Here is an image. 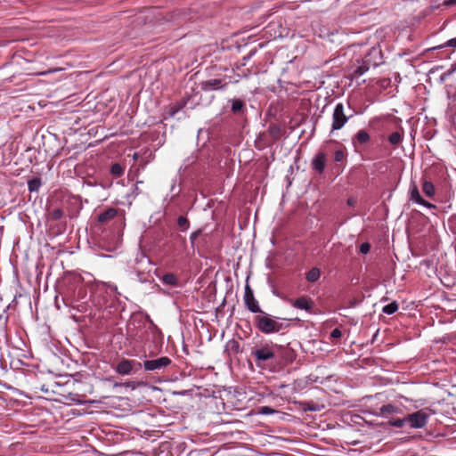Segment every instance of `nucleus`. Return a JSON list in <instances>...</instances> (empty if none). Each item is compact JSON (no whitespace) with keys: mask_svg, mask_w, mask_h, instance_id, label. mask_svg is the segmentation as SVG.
<instances>
[{"mask_svg":"<svg viewBox=\"0 0 456 456\" xmlns=\"http://www.w3.org/2000/svg\"><path fill=\"white\" fill-rule=\"evenodd\" d=\"M256 364L260 367L263 363L283 367L292 363L296 357V351L289 346V344L283 346L273 342L261 343L251 351Z\"/></svg>","mask_w":456,"mask_h":456,"instance_id":"obj_1","label":"nucleus"},{"mask_svg":"<svg viewBox=\"0 0 456 456\" xmlns=\"http://www.w3.org/2000/svg\"><path fill=\"white\" fill-rule=\"evenodd\" d=\"M260 314V315L255 316L254 324L263 334L278 333L290 326V319L273 316L263 311Z\"/></svg>","mask_w":456,"mask_h":456,"instance_id":"obj_2","label":"nucleus"},{"mask_svg":"<svg viewBox=\"0 0 456 456\" xmlns=\"http://www.w3.org/2000/svg\"><path fill=\"white\" fill-rule=\"evenodd\" d=\"M113 369L122 376L134 375L142 370V362L134 359L122 358Z\"/></svg>","mask_w":456,"mask_h":456,"instance_id":"obj_3","label":"nucleus"},{"mask_svg":"<svg viewBox=\"0 0 456 456\" xmlns=\"http://www.w3.org/2000/svg\"><path fill=\"white\" fill-rule=\"evenodd\" d=\"M171 364L172 361L169 357L161 356L155 359L144 360L143 362H142V369L143 368L146 371L159 373Z\"/></svg>","mask_w":456,"mask_h":456,"instance_id":"obj_4","label":"nucleus"},{"mask_svg":"<svg viewBox=\"0 0 456 456\" xmlns=\"http://www.w3.org/2000/svg\"><path fill=\"white\" fill-rule=\"evenodd\" d=\"M351 117L345 113L342 102L337 103L332 113L331 132L341 129Z\"/></svg>","mask_w":456,"mask_h":456,"instance_id":"obj_5","label":"nucleus"},{"mask_svg":"<svg viewBox=\"0 0 456 456\" xmlns=\"http://www.w3.org/2000/svg\"><path fill=\"white\" fill-rule=\"evenodd\" d=\"M430 414L425 410H419L406 416L407 424L411 428H422L428 423Z\"/></svg>","mask_w":456,"mask_h":456,"instance_id":"obj_6","label":"nucleus"},{"mask_svg":"<svg viewBox=\"0 0 456 456\" xmlns=\"http://www.w3.org/2000/svg\"><path fill=\"white\" fill-rule=\"evenodd\" d=\"M362 60L365 61V64L372 68H377L384 63L383 53L379 46L371 47L364 55Z\"/></svg>","mask_w":456,"mask_h":456,"instance_id":"obj_7","label":"nucleus"},{"mask_svg":"<svg viewBox=\"0 0 456 456\" xmlns=\"http://www.w3.org/2000/svg\"><path fill=\"white\" fill-rule=\"evenodd\" d=\"M244 304L245 306L254 314L262 313V310L258 305V302L256 300L254 297V293L252 289L248 284H246L245 286V292H244Z\"/></svg>","mask_w":456,"mask_h":456,"instance_id":"obj_8","label":"nucleus"},{"mask_svg":"<svg viewBox=\"0 0 456 456\" xmlns=\"http://www.w3.org/2000/svg\"><path fill=\"white\" fill-rule=\"evenodd\" d=\"M200 86L201 90L205 92L224 90L228 86V82L222 78H211L200 82Z\"/></svg>","mask_w":456,"mask_h":456,"instance_id":"obj_9","label":"nucleus"},{"mask_svg":"<svg viewBox=\"0 0 456 456\" xmlns=\"http://www.w3.org/2000/svg\"><path fill=\"white\" fill-rule=\"evenodd\" d=\"M289 302L295 308L305 310V312L310 314L313 313L314 302L309 297L302 296L295 300L289 299Z\"/></svg>","mask_w":456,"mask_h":456,"instance_id":"obj_10","label":"nucleus"},{"mask_svg":"<svg viewBox=\"0 0 456 456\" xmlns=\"http://www.w3.org/2000/svg\"><path fill=\"white\" fill-rule=\"evenodd\" d=\"M326 153L323 151H319L315 154L311 162V167L314 171H315L318 175H322L326 167Z\"/></svg>","mask_w":456,"mask_h":456,"instance_id":"obj_11","label":"nucleus"},{"mask_svg":"<svg viewBox=\"0 0 456 456\" xmlns=\"http://www.w3.org/2000/svg\"><path fill=\"white\" fill-rule=\"evenodd\" d=\"M370 136L369 133L364 130H359L353 137H352V144L355 150H357L358 146H363L370 142Z\"/></svg>","mask_w":456,"mask_h":456,"instance_id":"obj_12","label":"nucleus"},{"mask_svg":"<svg viewBox=\"0 0 456 456\" xmlns=\"http://www.w3.org/2000/svg\"><path fill=\"white\" fill-rule=\"evenodd\" d=\"M411 200H414L417 204L424 206L428 208H436V206L425 200L419 194V189L416 184H413L410 190Z\"/></svg>","mask_w":456,"mask_h":456,"instance_id":"obj_13","label":"nucleus"},{"mask_svg":"<svg viewBox=\"0 0 456 456\" xmlns=\"http://www.w3.org/2000/svg\"><path fill=\"white\" fill-rule=\"evenodd\" d=\"M118 213V208H109L97 216V221L101 224H106L113 220L117 216Z\"/></svg>","mask_w":456,"mask_h":456,"instance_id":"obj_14","label":"nucleus"},{"mask_svg":"<svg viewBox=\"0 0 456 456\" xmlns=\"http://www.w3.org/2000/svg\"><path fill=\"white\" fill-rule=\"evenodd\" d=\"M370 67L365 64V61L362 59L356 60V62L352 67V78H359L365 72H367L370 69Z\"/></svg>","mask_w":456,"mask_h":456,"instance_id":"obj_15","label":"nucleus"},{"mask_svg":"<svg viewBox=\"0 0 456 456\" xmlns=\"http://www.w3.org/2000/svg\"><path fill=\"white\" fill-rule=\"evenodd\" d=\"M402 409L395 404L388 403L379 408V412L376 413L378 416L387 417L388 415L400 413Z\"/></svg>","mask_w":456,"mask_h":456,"instance_id":"obj_16","label":"nucleus"},{"mask_svg":"<svg viewBox=\"0 0 456 456\" xmlns=\"http://www.w3.org/2000/svg\"><path fill=\"white\" fill-rule=\"evenodd\" d=\"M230 102L232 103L231 111L233 115L240 116L246 112V104L242 100L234 98Z\"/></svg>","mask_w":456,"mask_h":456,"instance_id":"obj_17","label":"nucleus"},{"mask_svg":"<svg viewBox=\"0 0 456 456\" xmlns=\"http://www.w3.org/2000/svg\"><path fill=\"white\" fill-rule=\"evenodd\" d=\"M205 241L206 240L204 238L202 228L196 230L190 235V242L192 249H194L196 247H199L200 244L204 243Z\"/></svg>","mask_w":456,"mask_h":456,"instance_id":"obj_18","label":"nucleus"},{"mask_svg":"<svg viewBox=\"0 0 456 456\" xmlns=\"http://www.w3.org/2000/svg\"><path fill=\"white\" fill-rule=\"evenodd\" d=\"M155 456H175L171 442H163L155 450Z\"/></svg>","mask_w":456,"mask_h":456,"instance_id":"obj_19","label":"nucleus"},{"mask_svg":"<svg viewBox=\"0 0 456 456\" xmlns=\"http://www.w3.org/2000/svg\"><path fill=\"white\" fill-rule=\"evenodd\" d=\"M268 133L273 141H278L285 134V130L278 124H271L268 127Z\"/></svg>","mask_w":456,"mask_h":456,"instance_id":"obj_20","label":"nucleus"},{"mask_svg":"<svg viewBox=\"0 0 456 456\" xmlns=\"http://www.w3.org/2000/svg\"><path fill=\"white\" fill-rule=\"evenodd\" d=\"M225 351L228 354H238L242 352L240 345L238 340L232 338L227 341L225 345Z\"/></svg>","mask_w":456,"mask_h":456,"instance_id":"obj_21","label":"nucleus"},{"mask_svg":"<svg viewBox=\"0 0 456 456\" xmlns=\"http://www.w3.org/2000/svg\"><path fill=\"white\" fill-rule=\"evenodd\" d=\"M189 101V96L182 99L181 101L170 105L168 113L171 117H174L177 112H179L182 109L185 107L187 102Z\"/></svg>","mask_w":456,"mask_h":456,"instance_id":"obj_22","label":"nucleus"},{"mask_svg":"<svg viewBox=\"0 0 456 456\" xmlns=\"http://www.w3.org/2000/svg\"><path fill=\"white\" fill-rule=\"evenodd\" d=\"M321 277V271L317 267H313L305 273V279L309 282H315Z\"/></svg>","mask_w":456,"mask_h":456,"instance_id":"obj_23","label":"nucleus"},{"mask_svg":"<svg viewBox=\"0 0 456 456\" xmlns=\"http://www.w3.org/2000/svg\"><path fill=\"white\" fill-rule=\"evenodd\" d=\"M160 280L164 284L168 285V286H176L178 284L177 277L172 273H165L160 278Z\"/></svg>","mask_w":456,"mask_h":456,"instance_id":"obj_24","label":"nucleus"},{"mask_svg":"<svg viewBox=\"0 0 456 456\" xmlns=\"http://www.w3.org/2000/svg\"><path fill=\"white\" fill-rule=\"evenodd\" d=\"M403 135V132L395 131L388 136L387 140L391 145L397 146L402 142Z\"/></svg>","mask_w":456,"mask_h":456,"instance_id":"obj_25","label":"nucleus"},{"mask_svg":"<svg viewBox=\"0 0 456 456\" xmlns=\"http://www.w3.org/2000/svg\"><path fill=\"white\" fill-rule=\"evenodd\" d=\"M125 168L119 163H114L111 165L110 172L116 178L121 177L124 174Z\"/></svg>","mask_w":456,"mask_h":456,"instance_id":"obj_26","label":"nucleus"},{"mask_svg":"<svg viewBox=\"0 0 456 456\" xmlns=\"http://www.w3.org/2000/svg\"><path fill=\"white\" fill-rule=\"evenodd\" d=\"M42 185L41 178L34 177L28 182V188L30 192L37 191Z\"/></svg>","mask_w":456,"mask_h":456,"instance_id":"obj_27","label":"nucleus"},{"mask_svg":"<svg viewBox=\"0 0 456 456\" xmlns=\"http://www.w3.org/2000/svg\"><path fill=\"white\" fill-rule=\"evenodd\" d=\"M177 225L181 232H186L190 228V221L184 216H180L177 218Z\"/></svg>","mask_w":456,"mask_h":456,"instance_id":"obj_28","label":"nucleus"},{"mask_svg":"<svg viewBox=\"0 0 456 456\" xmlns=\"http://www.w3.org/2000/svg\"><path fill=\"white\" fill-rule=\"evenodd\" d=\"M422 191L428 197H433L435 195L434 184L429 181H425L422 184Z\"/></svg>","mask_w":456,"mask_h":456,"instance_id":"obj_29","label":"nucleus"},{"mask_svg":"<svg viewBox=\"0 0 456 456\" xmlns=\"http://www.w3.org/2000/svg\"><path fill=\"white\" fill-rule=\"evenodd\" d=\"M398 304L396 301H393L392 303L385 305L382 309L383 313L386 314H393L398 310Z\"/></svg>","mask_w":456,"mask_h":456,"instance_id":"obj_30","label":"nucleus"},{"mask_svg":"<svg viewBox=\"0 0 456 456\" xmlns=\"http://www.w3.org/2000/svg\"><path fill=\"white\" fill-rule=\"evenodd\" d=\"M388 424L395 428H403L405 424H407L406 417L402 419H393L388 421Z\"/></svg>","mask_w":456,"mask_h":456,"instance_id":"obj_31","label":"nucleus"},{"mask_svg":"<svg viewBox=\"0 0 456 456\" xmlns=\"http://www.w3.org/2000/svg\"><path fill=\"white\" fill-rule=\"evenodd\" d=\"M63 215H64V213H63L62 209L58 208L53 209L49 214V218L53 221H57V220H60L63 216Z\"/></svg>","mask_w":456,"mask_h":456,"instance_id":"obj_32","label":"nucleus"},{"mask_svg":"<svg viewBox=\"0 0 456 456\" xmlns=\"http://www.w3.org/2000/svg\"><path fill=\"white\" fill-rule=\"evenodd\" d=\"M69 397L72 402L76 403L77 404H83L86 402L82 398L83 395H80L78 394L69 393Z\"/></svg>","mask_w":456,"mask_h":456,"instance_id":"obj_33","label":"nucleus"},{"mask_svg":"<svg viewBox=\"0 0 456 456\" xmlns=\"http://www.w3.org/2000/svg\"><path fill=\"white\" fill-rule=\"evenodd\" d=\"M346 153L343 150H336L333 154V159L335 162H341L345 159Z\"/></svg>","mask_w":456,"mask_h":456,"instance_id":"obj_34","label":"nucleus"},{"mask_svg":"<svg viewBox=\"0 0 456 456\" xmlns=\"http://www.w3.org/2000/svg\"><path fill=\"white\" fill-rule=\"evenodd\" d=\"M274 412H276V411L270 406H262L258 410V413L263 414V415H269V414H273Z\"/></svg>","mask_w":456,"mask_h":456,"instance_id":"obj_35","label":"nucleus"},{"mask_svg":"<svg viewBox=\"0 0 456 456\" xmlns=\"http://www.w3.org/2000/svg\"><path fill=\"white\" fill-rule=\"evenodd\" d=\"M303 410L309 411H317V405L312 402L311 403H304Z\"/></svg>","mask_w":456,"mask_h":456,"instance_id":"obj_36","label":"nucleus"},{"mask_svg":"<svg viewBox=\"0 0 456 456\" xmlns=\"http://www.w3.org/2000/svg\"><path fill=\"white\" fill-rule=\"evenodd\" d=\"M359 250L362 254H368L370 250V244L369 242H363L360 245Z\"/></svg>","mask_w":456,"mask_h":456,"instance_id":"obj_37","label":"nucleus"},{"mask_svg":"<svg viewBox=\"0 0 456 456\" xmlns=\"http://www.w3.org/2000/svg\"><path fill=\"white\" fill-rule=\"evenodd\" d=\"M142 183H143L142 181H137L136 183L134 184V190L132 191V195L134 197H136L142 193V190L140 189L139 184H141Z\"/></svg>","mask_w":456,"mask_h":456,"instance_id":"obj_38","label":"nucleus"},{"mask_svg":"<svg viewBox=\"0 0 456 456\" xmlns=\"http://www.w3.org/2000/svg\"><path fill=\"white\" fill-rule=\"evenodd\" d=\"M330 337L332 338H340L342 337V331L338 328H336L331 331Z\"/></svg>","mask_w":456,"mask_h":456,"instance_id":"obj_39","label":"nucleus"},{"mask_svg":"<svg viewBox=\"0 0 456 456\" xmlns=\"http://www.w3.org/2000/svg\"><path fill=\"white\" fill-rule=\"evenodd\" d=\"M456 71V62L452 64L451 68L443 75L442 79L444 78V77H448L454 73Z\"/></svg>","mask_w":456,"mask_h":456,"instance_id":"obj_40","label":"nucleus"},{"mask_svg":"<svg viewBox=\"0 0 456 456\" xmlns=\"http://www.w3.org/2000/svg\"><path fill=\"white\" fill-rule=\"evenodd\" d=\"M256 49L251 50L248 55L244 56V57L242 58L241 65H243V66H244V65H246V61H247L248 60H249V59H250V58H251V57L256 53Z\"/></svg>","mask_w":456,"mask_h":456,"instance_id":"obj_41","label":"nucleus"},{"mask_svg":"<svg viewBox=\"0 0 456 456\" xmlns=\"http://www.w3.org/2000/svg\"><path fill=\"white\" fill-rule=\"evenodd\" d=\"M122 386L134 388V382H125V383H115L114 384V387H122Z\"/></svg>","mask_w":456,"mask_h":456,"instance_id":"obj_42","label":"nucleus"},{"mask_svg":"<svg viewBox=\"0 0 456 456\" xmlns=\"http://www.w3.org/2000/svg\"><path fill=\"white\" fill-rule=\"evenodd\" d=\"M444 45L456 48V37L448 40Z\"/></svg>","mask_w":456,"mask_h":456,"instance_id":"obj_43","label":"nucleus"},{"mask_svg":"<svg viewBox=\"0 0 456 456\" xmlns=\"http://www.w3.org/2000/svg\"><path fill=\"white\" fill-rule=\"evenodd\" d=\"M354 202V200L353 199H348V200H347V204L350 206H353Z\"/></svg>","mask_w":456,"mask_h":456,"instance_id":"obj_44","label":"nucleus"},{"mask_svg":"<svg viewBox=\"0 0 456 456\" xmlns=\"http://www.w3.org/2000/svg\"><path fill=\"white\" fill-rule=\"evenodd\" d=\"M134 159H137V154L136 153H134Z\"/></svg>","mask_w":456,"mask_h":456,"instance_id":"obj_45","label":"nucleus"}]
</instances>
